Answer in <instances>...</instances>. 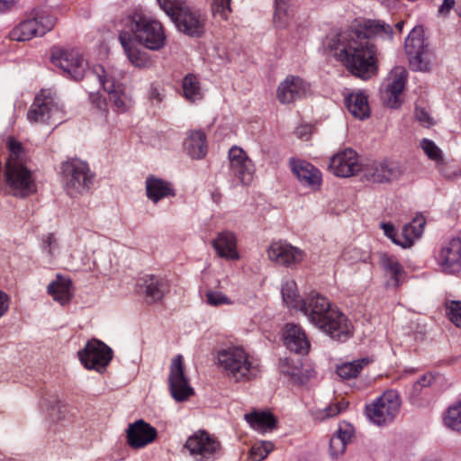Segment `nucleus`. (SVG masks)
Wrapping results in <instances>:
<instances>
[{
    "mask_svg": "<svg viewBox=\"0 0 461 461\" xmlns=\"http://www.w3.org/2000/svg\"><path fill=\"white\" fill-rule=\"evenodd\" d=\"M425 223L424 217L420 215L414 218L411 222L405 224L401 234L398 235L396 244L402 248L411 247L414 240L421 236Z\"/></svg>",
    "mask_w": 461,
    "mask_h": 461,
    "instance_id": "30",
    "label": "nucleus"
},
{
    "mask_svg": "<svg viewBox=\"0 0 461 461\" xmlns=\"http://www.w3.org/2000/svg\"><path fill=\"white\" fill-rule=\"evenodd\" d=\"M27 118L31 122L52 124L62 119V110L51 93L42 91L35 97Z\"/></svg>",
    "mask_w": 461,
    "mask_h": 461,
    "instance_id": "11",
    "label": "nucleus"
},
{
    "mask_svg": "<svg viewBox=\"0 0 461 461\" xmlns=\"http://www.w3.org/2000/svg\"><path fill=\"white\" fill-rule=\"evenodd\" d=\"M381 226L384 231V234L396 244L398 234L396 233L393 225L391 223H382Z\"/></svg>",
    "mask_w": 461,
    "mask_h": 461,
    "instance_id": "57",
    "label": "nucleus"
},
{
    "mask_svg": "<svg viewBox=\"0 0 461 461\" xmlns=\"http://www.w3.org/2000/svg\"><path fill=\"white\" fill-rule=\"evenodd\" d=\"M281 372L299 383H303L307 378L303 373L300 359L285 358L281 366Z\"/></svg>",
    "mask_w": 461,
    "mask_h": 461,
    "instance_id": "39",
    "label": "nucleus"
},
{
    "mask_svg": "<svg viewBox=\"0 0 461 461\" xmlns=\"http://www.w3.org/2000/svg\"><path fill=\"white\" fill-rule=\"evenodd\" d=\"M15 3V0H0V12L10 10Z\"/></svg>",
    "mask_w": 461,
    "mask_h": 461,
    "instance_id": "60",
    "label": "nucleus"
},
{
    "mask_svg": "<svg viewBox=\"0 0 461 461\" xmlns=\"http://www.w3.org/2000/svg\"><path fill=\"white\" fill-rule=\"evenodd\" d=\"M212 12L214 16L226 20L231 12L230 0H211Z\"/></svg>",
    "mask_w": 461,
    "mask_h": 461,
    "instance_id": "48",
    "label": "nucleus"
},
{
    "mask_svg": "<svg viewBox=\"0 0 461 461\" xmlns=\"http://www.w3.org/2000/svg\"><path fill=\"white\" fill-rule=\"evenodd\" d=\"M405 172V167L394 160L374 161L365 164L363 177L377 184H391L399 181Z\"/></svg>",
    "mask_w": 461,
    "mask_h": 461,
    "instance_id": "13",
    "label": "nucleus"
},
{
    "mask_svg": "<svg viewBox=\"0 0 461 461\" xmlns=\"http://www.w3.org/2000/svg\"><path fill=\"white\" fill-rule=\"evenodd\" d=\"M206 302L212 306H221L223 304H230L231 301L223 294L216 291H208L205 294Z\"/></svg>",
    "mask_w": 461,
    "mask_h": 461,
    "instance_id": "51",
    "label": "nucleus"
},
{
    "mask_svg": "<svg viewBox=\"0 0 461 461\" xmlns=\"http://www.w3.org/2000/svg\"><path fill=\"white\" fill-rule=\"evenodd\" d=\"M364 166L354 149H345L330 158L328 168L336 176L349 177L363 173Z\"/></svg>",
    "mask_w": 461,
    "mask_h": 461,
    "instance_id": "16",
    "label": "nucleus"
},
{
    "mask_svg": "<svg viewBox=\"0 0 461 461\" xmlns=\"http://www.w3.org/2000/svg\"><path fill=\"white\" fill-rule=\"evenodd\" d=\"M212 244L219 257L228 260L239 258L237 239L232 232L228 230L219 232Z\"/></svg>",
    "mask_w": 461,
    "mask_h": 461,
    "instance_id": "28",
    "label": "nucleus"
},
{
    "mask_svg": "<svg viewBox=\"0 0 461 461\" xmlns=\"http://www.w3.org/2000/svg\"><path fill=\"white\" fill-rule=\"evenodd\" d=\"M281 292L284 302L292 308L299 310L304 303V299H300L297 295V286L294 281L285 283Z\"/></svg>",
    "mask_w": 461,
    "mask_h": 461,
    "instance_id": "41",
    "label": "nucleus"
},
{
    "mask_svg": "<svg viewBox=\"0 0 461 461\" xmlns=\"http://www.w3.org/2000/svg\"><path fill=\"white\" fill-rule=\"evenodd\" d=\"M455 5V0H443L442 5L438 7V14L443 17L447 16L450 11L454 8Z\"/></svg>",
    "mask_w": 461,
    "mask_h": 461,
    "instance_id": "55",
    "label": "nucleus"
},
{
    "mask_svg": "<svg viewBox=\"0 0 461 461\" xmlns=\"http://www.w3.org/2000/svg\"><path fill=\"white\" fill-rule=\"evenodd\" d=\"M121 32L131 33V38L145 48L158 50L166 44V34L160 22L142 14H134L127 20Z\"/></svg>",
    "mask_w": 461,
    "mask_h": 461,
    "instance_id": "5",
    "label": "nucleus"
},
{
    "mask_svg": "<svg viewBox=\"0 0 461 461\" xmlns=\"http://www.w3.org/2000/svg\"><path fill=\"white\" fill-rule=\"evenodd\" d=\"M433 380V376L430 374L423 375L420 379H419L415 384H413V390L416 393H420L421 389L425 386H429Z\"/></svg>",
    "mask_w": 461,
    "mask_h": 461,
    "instance_id": "54",
    "label": "nucleus"
},
{
    "mask_svg": "<svg viewBox=\"0 0 461 461\" xmlns=\"http://www.w3.org/2000/svg\"><path fill=\"white\" fill-rule=\"evenodd\" d=\"M59 401L56 400V402H55V405H53V408H56V405L58 406V405H59Z\"/></svg>",
    "mask_w": 461,
    "mask_h": 461,
    "instance_id": "62",
    "label": "nucleus"
},
{
    "mask_svg": "<svg viewBox=\"0 0 461 461\" xmlns=\"http://www.w3.org/2000/svg\"><path fill=\"white\" fill-rule=\"evenodd\" d=\"M420 145L426 155L437 163L439 171L446 178L455 179L461 176V170L448 171L444 165L441 150L432 140L424 139Z\"/></svg>",
    "mask_w": 461,
    "mask_h": 461,
    "instance_id": "35",
    "label": "nucleus"
},
{
    "mask_svg": "<svg viewBox=\"0 0 461 461\" xmlns=\"http://www.w3.org/2000/svg\"><path fill=\"white\" fill-rule=\"evenodd\" d=\"M447 313L449 320L456 326L461 327V302L451 301L447 303Z\"/></svg>",
    "mask_w": 461,
    "mask_h": 461,
    "instance_id": "50",
    "label": "nucleus"
},
{
    "mask_svg": "<svg viewBox=\"0 0 461 461\" xmlns=\"http://www.w3.org/2000/svg\"><path fill=\"white\" fill-rule=\"evenodd\" d=\"M371 363L368 357H363L352 362H345L337 367V374L342 379L356 378L362 369Z\"/></svg>",
    "mask_w": 461,
    "mask_h": 461,
    "instance_id": "38",
    "label": "nucleus"
},
{
    "mask_svg": "<svg viewBox=\"0 0 461 461\" xmlns=\"http://www.w3.org/2000/svg\"><path fill=\"white\" fill-rule=\"evenodd\" d=\"M444 421L447 427L454 430L461 429V400L448 408Z\"/></svg>",
    "mask_w": 461,
    "mask_h": 461,
    "instance_id": "46",
    "label": "nucleus"
},
{
    "mask_svg": "<svg viewBox=\"0 0 461 461\" xmlns=\"http://www.w3.org/2000/svg\"><path fill=\"white\" fill-rule=\"evenodd\" d=\"M216 363L221 371L235 382L248 381L258 375L260 364L241 347H230L217 353Z\"/></svg>",
    "mask_w": 461,
    "mask_h": 461,
    "instance_id": "4",
    "label": "nucleus"
},
{
    "mask_svg": "<svg viewBox=\"0 0 461 461\" xmlns=\"http://www.w3.org/2000/svg\"><path fill=\"white\" fill-rule=\"evenodd\" d=\"M35 36H41L38 19H35V16L23 21L10 32L11 40L17 41H29Z\"/></svg>",
    "mask_w": 461,
    "mask_h": 461,
    "instance_id": "37",
    "label": "nucleus"
},
{
    "mask_svg": "<svg viewBox=\"0 0 461 461\" xmlns=\"http://www.w3.org/2000/svg\"><path fill=\"white\" fill-rule=\"evenodd\" d=\"M35 19H38L39 32L41 36L52 30L57 21L53 15L44 11L37 12Z\"/></svg>",
    "mask_w": 461,
    "mask_h": 461,
    "instance_id": "47",
    "label": "nucleus"
},
{
    "mask_svg": "<svg viewBox=\"0 0 461 461\" xmlns=\"http://www.w3.org/2000/svg\"><path fill=\"white\" fill-rule=\"evenodd\" d=\"M161 9L170 17L176 28L192 37H200L204 32L205 16L184 0H158Z\"/></svg>",
    "mask_w": 461,
    "mask_h": 461,
    "instance_id": "6",
    "label": "nucleus"
},
{
    "mask_svg": "<svg viewBox=\"0 0 461 461\" xmlns=\"http://www.w3.org/2000/svg\"><path fill=\"white\" fill-rule=\"evenodd\" d=\"M77 354L86 368L97 371L103 370L113 357L112 349L98 339L89 340Z\"/></svg>",
    "mask_w": 461,
    "mask_h": 461,
    "instance_id": "14",
    "label": "nucleus"
},
{
    "mask_svg": "<svg viewBox=\"0 0 461 461\" xmlns=\"http://www.w3.org/2000/svg\"><path fill=\"white\" fill-rule=\"evenodd\" d=\"M404 25V22L403 21H400L398 22L396 24H395V31L398 32L399 33L402 32V27Z\"/></svg>",
    "mask_w": 461,
    "mask_h": 461,
    "instance_id": "61",
    "label": "nucleus"
},
{
    "mask_svg": "<svg viewBox=\"0 0 461 461\" xmlns=\"http://www.w3.org/2000/svg\"><path fill=\"white\" fill-rule=\"evenodd\" d=\"M245 420L249 425L259 432L271 431L276 428V420L267 411H253L245 415Z\"/></svg>",
    "mask_w": 461,
    "mask_h": 461,
    "instance_id": "36",
    "label": "nucleus"
},
{
    "mask_svg": "<svg viewBox=\"0 0 461 461\" xmlns=\"http://www.w3.org/2000/svg\"><path fill=\"white\" fill-rule=\"evenodd\" d=\"M407 70L403 67H394L383 84L382 97L387 106L398 108L402 102V94L405 89Z\"/></svg>",
    "mask_w": 461,
    "mask_h": 461,
    "instance_id": "15",
    "label": "nucleus"
},
{
    "mask_svg": "<svg viewBox=\"0 0 461 461\" xmlns=\"http://www.w3.org/2000/svg\"><path fill=\"white\" fill-rule=\"evenodd\" d=\"M9 296L0 290V318L3 317L9 309Z\"/></svg>",
    "mask_w": 461,
    "mask_h": 461,
    "instance_id": "56",
    "label": "nucleus"
},
{
    "mask_svg": "<svg viewBox=\"0 0 461 461\" xmlns=\"http://www.w3.org/2000/svg\"><path fill=\"white\" fill-rule=\"evenodd\" d=\"M184 149L193 158L201 159L207 153L206 136L202 131H192L184 141Z\"/></svg>",
    "mask_w": 461,
    "mask_h": 461,
    "instance_id": "33",
    "label": "nucleus"
},
{
    "mask_svg": "<svg viewBox=\"0 0 461 461\" xmlns=\"http://www.w3.org/2000/svg\"><path fill=\"white\" fill-rule=\"evenodd\" d=\"M185 447L197 461L210 459L220 448V443L208 433L199 431L189 437Z\"/></svg>",
    "mask_w": 461,
    "mask_h": 461,
    "instance_id": "18",
    "label": "nucleus"
},
{
    "mask_svg": "<svg viewBox=\"0 0 461 461\" xmlns=\"http://www.w3.org/2000/svg\"><path fill=\"white\" fill-rule=\"evenodd\" d=\"M48 294L61 305L68 303L73 296V285L69 278L57 276L47 287Z\"/></svg>",
    "mask_w": 461,
    "mask_h": 461,
    "instance_id": "31",
    "label": "nucleus"
},
{
    "mask_svg": "<svg viewBox=\"0 0 461 461\" xmlns=\"http://www.w3.org/2000/svg\"><path fill=\"white\" fill-rule=\"evenodd\" d=\"M292 18V10L288 2H276L274 23L277 28H285Z\"/></svg>",
    "mask_w": 461,
    "mask_h": 461,
    "instance_id": "45",
    "label": "nucleus"
},
{
    "mask_svg": "<svg viewBox=\"0 0 461 461\" xmlns=\"http://www.w3.org/2000/svg\"><path fill=\"white\" fill-rule=\"evenodd\" d=\"M9 157L5 163V177L10 193L25 198L37 191L35 178L25 166L27 153L22 143L10 138L7 143Z\"/></svg>",
    "mask_w": 461,
    "mask_h": 461,
    "instance_id": "3",
    "label": "nucleus"
},
{
    "mask_svg": "<svg viewBox=\"0 0 461 461\" xmlns=\"http://www.w3.org/2000/svg\"><path fill=\"white\" fill-rule=\"evenodd\" d=\"M401 403L399 393L394 390H387L375 402L366 406V415L378 426L387 425L398 415Z\"/></svg>",
    "mask_w": 461,
    "mask_h": 461,
    "instance_id": "10",
    "label": "nucleus"
},
{
    "mask_svg": "<svg viewBox=\"0 0 461 461\" xmlns=\"http://www.w3.org/2000/svg\"><path fill=\"white\" fill-rule=\"evenodd\" d=\"M89 76L98 79L104 90L108 94L110 102L120 113L126 112L131 106V97L122 83L124 74L117 68L111 66H95Z\"/></svg>",
    "mask_w": 461,
    "mask_h": 461,
    "instance_id": "7",
    "label": "nucleus"
},
{
    "mask_svg": "<svg viewBox=\"0 0 461 461\" xmlns=\"http://www.w3.org/2000/svg\"><path fill=\"white\" fill-rule=\"evenodd\" d=\"M146 193L148 198L155 203L163 198L175 196L171 185L154 176H149L146 179Z\"/></svg>",
    "mask_w": 461,
    "mask_h": 461,
    "instance_id": "32",
    "label": "nucleus"
},
{
    "mask_svg": "<svg viewBox=\"0 0 461 461\" xmlns=\"http://www.w3.org/2000/svg\"><path fill=\"white\" fill-rule=\"evenodd\" d=\"M348 406V402L342 400L340 402L331 403L322 410H318L314 411L312 413V416L317 420H325L326 419L333 418L339 415V413L347 410Z\"/></svg>",
    "mask_w": 461,
    "mask_h": 461,
    "instance_id": "43",
    "label": "nucleus"
},
{
    "mask_svg": "<svg viewBox=\"0 0 461 461\" xmlns=\"http://www.w3.org/2000/svg\"><path fill=\"white\" fill-rule=\"evenodd\" d=\"M381 264L383 267L392 275L394 285L397 286L399 285L400 277L404 273L403 268L398 260L393 256L384 254L381 256Z\"/></svg>",
    "mask_w": 461,
    "mask_h": 461,
    "instance_id": "44",
    "label": "nucleus"
},
{
    "mask_svg": "<svg viewBox=\"0 0 461 461\" xmlns=\"http://www.w3.org/2000/svg\"><path fill=\"white\" fill-rule=\"evenodd\" d=\"M276 2H288V0H276Z\"/></svg>",
    "mask_w": 461,
    "mask_h": 461,
    "instance_id": "63",
    "label": "nucleus"
},
{
    "mask_svg": "<svg viewBox=\"0 0 461 461\" xmlns=\"http://www.w3.org/2000/svg\"><path fill=\"white\" fill-rule=\"evenodd\" d=\"M405 51L410 67L416 71L430 70L432 53L424 42V31L421 26L414 27L405 40Z\"/></svg>",
    "mask_w": 461,
    "mask_h": 461,
    "instance_id": "9",
    "label": "nucleus"
},
{
    "mask_svg": "<svg viewBox=\"0 0 461 461\" xmlns=\"http://www.w3.org/2000/svg\"><path fill=\"white\" fill-rule=\"evenodd\" d=\"M139 286L149 303L159 302L168 292L167 281L153 275H148L139 280Z\"/></svg>",
    "mask_w": 461,
    "mask_h": 461,
    "instance_id": "24",
    "label": "nucleus"
},
{
    "mask_svg": "<svg viewBox=\"0 0 461 461\" xmlns=\"http://www.w3.org/2000/svg\"><path fill=\"white\" fill-rule=\"evenodd\" d=\"M345 104L348 112L357 119L365 120L370 115L367 96L361 91L348 94Z\"/></svg>",
    "mask_w": 461,
    "mask_h": 461,
    "instance_id": "29",
    "label": "nucleus"
},
{
    "mask_svg": "<svg viewBox=\"0 0 461 461\" xmlns=\"http://www.w3.org/2000/svg\"><path fill=\"white\" fill-rule=\"evenodd\" d=\"M310 130L311 129L308 126H301V127L297 128L295 133L298 138L307 140L308 135L310 134Z\"/></svg>",
    "mask_w": 461,
    "mask_h": 461,
    "instance_id": "59",
    "label": "nucleus"
},
{
    "mask_svg": "<svg viewBox=\"0 0 461 461\" xmlns=\"http://www.w3.org/2000/svg\"><path fill=\"white\" fill-rule=\"evenodd\" d=\"M299 310L312 325L332 339H345L351 335L348 318L318 293L308 294Z\"/></svg>",
    "mask_w": 461,
    "mask_h": 461,
    "instance_id": "2",
    "label": "nucleus"
},
{
    "mask_svg": "<svg viewBox=\"0 0 461 461\" xmlns=\"http://www.w3.org/2000/svg\"><path fill=\"white\" fill-rule=\"evenodd\" d=\"M157 436L156 428L141 419L130 423L126 429L127 443L134 449L145 447L155 441Z\"/></svg>",
    "mask_w": 461,
    "mask_h": 461,
    "instance_id": "19",
    "label": "nucleus"
},
{
    "mask_svg": "<svg viewBox=\"0 0 461 461\" xmlns=\"http://www.w3.org/2000/svg\"><path fill=\"white\" fill-rule=\"evenodd\" d=\"M42 249L50 257H54L59 250V244L57 239L52 233L47 234L42 239Z\"/></svg>",
    "mask_w": 461,
    "mask_h": 461,
    "instance_id": "52",
    "label": "nucleus"
},
{
    "mask_svg": "<svg viewBox=\"0 0 461 461\" xmlns=\"http://www.w3.org/2000/svg\"><path fill=\"white\" fill-rule=\"evenodd\" d=\"M353 437V429L350 425L340 426L330 440V454L332 458L339 457L346 450L347 445Z\"/></svg>",
    "mask_w": 461,
    "mask_h": 461,
    "instance_id": "34",
    "label": "nucleus"
},
{
    "mask_svg": "<svg viewBox=\"0 0 461 461\" xmlns=\"http://www.w3.org/2000/svg\"><path fill=\"white\" fill-rule=\"evenodd\" d=\"M284 340L286 348L297 354H307L310 342L304 330L296 324L287 323L284 330Z\"/></svg>",
    "mask_w": 461,
    "mask_h": 461,
    "instance_id": "26",
    "label": "nucleus"
},
{
    "mask_svg": "<svg viewBox=\"0 0 461 461\" xmlns=\"http://www.w3.org/2000/svg\"><path fill=\"white\" fill-rule=\"evenodd\" d=\"M273 445L270 442L255 444L250 450V457L253 461H262L272 451Z\"/></svg>",
    "mask_w": 461,
    "mask_h": 461,
    "instance_id": "49",
    "label": "nucleus"
},
{
    "mask_svg": "<svg viewBox=\"0 0 461 461\" xmlns=\"http://www.w3.org/2000/svg\"><path fill=\"white\" fill-rule=\"evenodd\" d=\"M438 260L444 273H459L461 271V238L452 239L443 246Z\"/></svg>",
    "mask_w": 461,
    "mask_h": 461,
    "instance_id": "22",
    "label": "nucleus"
},
{
    "mask_svg": "<svg viewBox=\"0 0 461 461\" xmlns=\"http://www.w3.org/2000/svg\"><path fill=\"white\" fill-rule=\"evenodd\" d=\"M459 15L461 16V11L459 12Z\"/></svg>",
    "mask_w": 461,
    "mask_h": 461,
    "instance_id": "64",
    "label": "nucleus"
},
{
    "mask_svg": "<svg viewBox=\"0 0 461 461\" xmlns=\"http://www.w3.org/2000/svg\"><path fill=\"white\" fill-rule=\"evenodd\" d=\"M183 92L185 97L191 102L202 99V92L195 76L187 75L185 77L183 80Z\"/></svg>",
    "mask_w": 461,
    "mask_h": 461,
    "instance_id": "42",
    "label": "nucleus"
},
{
    "mask_svg": "<svg viewBox=\"0 0 461 461\" xmlns=\"http://www.w3.org/2000/svg\"><path fill=\"white\" fill-rule=\"evenodd\" d=\"M291 169L298 180L312 189L319 188L321 184V174L318 168L304 160L290 161Z\"/></svg>",
    "mask_w": 461,
    "mask_h": 461,
    "instance_id": "25",
    "label": "nucleus"
},
{
    "mask_svg": "<svg viewBox=\"0 0 461 461\" xmlns=\"http://www.w3.org/2000/svg\"><path fill=\"white\" fill-rule=\"evenodd\" d=\"M267 256L271 261L282 266L291 267L303 260V252L290 244L275 242L267 249Z\"/></svg>",
    "mask_w": 461,
    "mask_h": 461,
    "instance_id": "23",
    "label": "nucleus"
},
{
    "mask_svg": "<svg viewBox=\"0 0 461 461\" xmlns=\"http://www.w3.org/2000/svg\"><path fill=\"white\" fill-rule=\"evenodd\" d=\"M89 102L93 107L101 112H106L107 102L106 99L98 92L89 94Z\"/></svg>",
    "mask_w": 461,
    "mask_h": 461,
    "instance_id": "53",
    "label": "nucleus"
},
{
    "mask_svg": "<svg viewBox=\"0 0 461 461\" xmlns=\"http://www.w3.org/2000/svg\"><path fill=\"white\" fill-rule=\"evenodd\" d=\"M168 382L171 395L176 402L186 401L194 394V389L189 385L184 374L183 357L181 355L176 356L171 361Z\"/></svg>",
    "mask_w": 461,
    "mask_h": 461,
    "instance_id": "17",
    "label": "nucleus"
},
{
    "mask_svg": "<svg viewBox=\"0 0 461 461\" xmlns=\"http://www.w3.org/2000/svg\"><path fill=\"white\" fill-rule=\"evenodd\" d=\"M230 168L232 175L242 185H249L253 180L254 165L245 151L238 147H232L229 151Z\"/></svg>",
    "mask_w": 461,
    "mask_h": 461,
    "instance_id": "20",
    "label": "nucleus"
},
{
    "mask_svg": "<svg viewBox=\"0 0 461 461\" xmlns=\"http://www.w3.org/2000/svg\"><path fill=\"white\" fill-rule=\"evenodd\" d=\"M416 117H417L418 121H420L421 123L428 124V125L432 123L430 116L424 110H417Z\"/></svg>",
    "mask_w": 461,
    "mask_h": 461,
    "instance_id": "58",
    "label": "nucleus"
},
{
    "mask_svg": "<svg viewBox=\"0 0 461 461\" xmlns=\"http://www.w3.org/2000/svg\"><path fill=\"white\" fill-rule=\"evenodd\" d=\"M131 33L121 32L119 39L122 46L127 55L131 63L137 68H149L151 66L152 61L149 56L144 51L135 46L136 41L131 38Z\"/></svg>",
    "mask_w": 461,
    "mask_h": 461,
    "instance_id": "27",
    "label": "nucleus"
},
{
    "mask_svg": "<svg viewBox=\"0 0 461 461\" xmlns=\"http://www.w3.org/2000/svg\"><path fill=\"white\" fill-rule=\"evenodd\" d=\"M61 169L64 188L68 195L75 197L89 189L92 175L86 162L70 159L62 164Z\"/></svg>",
    "mask_w": 461,
    "mask_h": 461,
    "instance_id": "8",
    "label": "nucleus"
},
{
    "mask_svg": "<svg viewBox=\"0 0 461 461\" xmlns=\"http://www.w3.org/2000/svg\"><path fill=\"white\" fill-rule=\"evenodd\" d=\"M310 86L301 77L288 76L277 87L276 97L282 104H290L307 95Z\"/></svg>",
    "mask_w": 461,
    "mask_h": 461,
    "instance_id": "21",
    "label": "nucleus"
},
{
    "mask_svg": "<svg viewBox=\"0 0 461 461\" xmlns=\"http://www.w3.org/2000/svg\"><path fill=\"white\" fill-rule=\"evenodd\" d=\"M394 30L380 20H366L357 29L327 39L326 48L354 76L368 79L378 70L377 50L371 39L392 40Z\"/></svg>",
    "mask_w": 461,
    "mask_h": 461,
    "instance_id": "1",
    "label": "nucleus"
},
{
    "mask_svg": "<svg viewBox=\"0 0 461 461\" xmlns=\"http://www.w3.org/2000/svg\"><path fill=\"white\" fill-rule=\"evenodd\" d=\"M341 259L351 265L358 262L368 263L371 259V252L368 249L364 250L349 246L343 250Z\"/></svg>",
    "mask_w": 461,
    "mask_h": 461,
    "instance_id": "40",
    "label": "nucleus"
},
{
    "mask_svg": "<svg viewBox=\"0 0 461 461\" xmlns=\"http://www.w3.org/2000/svg\"><path fill=\"white\" fill-rule=\"evenodd\" d=\"M51 62L74 80H81L87 68V62L79 51L74 49L54 48L51 52Z\"/></svg>",
    "mask_w": 461,
    "mask_h": 461,
    "instance_id": "12",
    "label": "nucleus"
}]
</instances>
